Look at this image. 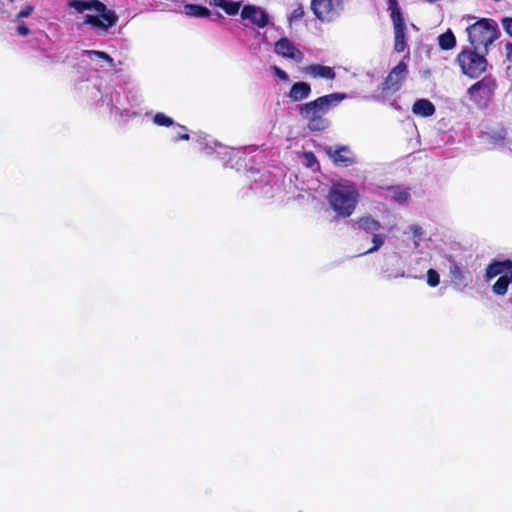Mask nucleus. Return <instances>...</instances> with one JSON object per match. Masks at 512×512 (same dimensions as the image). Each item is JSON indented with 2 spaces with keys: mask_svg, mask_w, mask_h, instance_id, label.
<instances>
[{
  "mask_svg": "<svg viewBox=\"0 0 512 512\" xmlns=\"http://www.w3.org/2000/svg\"><path fill=\"white\" fill-rule=\"evenodd\" d=\"M343 93H331L320 96L299 106V115L306 120L311 132H320L329 128L330 121L326 114L336 107L344 98Z\"/></svg>",
  "mask_w": 512,
  "mask_h": 512,
  "instance_id": "nucleus-1",
  "label": "nucleus"
},
{
  "mask_svg": "<svg viewBox=\"0 0 512 512\" xmlns=\"http://www.w3.org/2000/svg\"><path fill=\"white\" fill-rule=\"evenodd\" d=\"M471 47L489 53V47L500 36L498 24L493 19L481 18L466 28Z\"/></svg>",
  "mask_w": 512,
  "mask_h": 512,
  "instance_id": "nucleus-2",
  "label": "nucleus"
},
{
  "mask_svg": "<svg viewBox=\"0 0 512 512\" xmlns=\"http://www.w3.org/2000/svg\"><path fill=\"white\" fill-rule=\"evenodd\" d=\"M327 200L338 216L346 218L353 214L357 206L358 193L351 186L333 185L328 192Z\"/></svg>",
  "mask_w": 512,
  "mask_h": 512,
  "instance_id": "nucleus-3",
  "label": "nucleus"
},
{
  "mask_svg": "<svg viewBox=\"0 0 512 512\" xmlns=\"http://www.w3.org/2000/svg\"><path fill=\"white\" fill-rule=\"evenodd\" d=\"M487 55L483 50L473 47H464L456 56V63L461 73L471 79H476L486 72L488 68Z\"/></svg>",
  "mask_w": 512,
  "mask_h": 512,
  "instance_id": "nucleus-4",
  "label": "nucleus"
},
{
  "mask_svg": "<svg viewBox=\"0 0 512 512\" xmlns=\"http://www.w3.org/2000/svg\"><path fill=\"white\" fill-rule=\"evenodd\" d=\"M497 89V81L494 76L488 74L467 89V95L471 102L478 108L485 109L494 97Z\"/></svg>",
  "mask_w": 512,
  "mask_h": 512,
  "instance_id": "nucleus-5",
  "label": "nucleus"
},
{
  "mask_svg": "<svg viewBox=\"0 0 512 512\" xmlns=\"http://www.w3.org/2000/svg\"><path fill=\"white\" fill-rule=\"evenodd\" d=\"M394 29V49L403 52L406 45V24L398 0H387Z\"/></svg>",
  "mask_w": 512,
  "mask_h": 512,
  "instance_id": "nucleus-6",
  "label": "nucleus"
},
{
  "mask_svg": "<svg viewBox=\"0 0 512 512\" xmlns=\"http://www.w3.org/2000/svg\"><path fill=\"white\" fill-rule=\"evenodd\" d=\"M311 11L321 22H332L343 9L342 0H311Z\"/></svg>",
  "mask_w": 512,
  "mask_h": 512,
  "instance_id": "nucleus-7",
  "label": "nucleus"
},
{
  "mask_svg": "<svg viewBox=\"0 0 512 512\" xmlns=\"http://www.w3.org/2000/svg\"><path fill=\"white\" fill-rule=\"evenodd\" d=\"M98 15L86 14L84 16V25H90L97 33H105L109 28L116 25L118 16L115 11L107 9L105 6L104 11H97Z\"/></svg>",
  "mask_w": 512,
  "mask_h": 512,
  "instance_id": "nucleus-8",
  "label": "nucleus"
},
{
  "mask_svg": "<svg viewBox=\"0 0 512 512\" xmlns=\"http://www.w3.org/2000/svg\"><path fill=\"white\" fill-rule=\"evenodd\" d=\"M408 74L407 64L400 61L381 83L382 91L397 92Z\"/></svg>",
  "mask_w": 512,
  "mask_h": 512,
  "instance_id": "nucleus-9",
  "label": "nucleus"
},
{
  "mask_svg": "<svg viewBox=\"0 0 512 512\" xmlns=\"http://www.w3.org/2000/svg\"><path fill=\"white\" fill-rule=\"evenodd\" d=\"M323 150L336 166L348 167L356 162L350 147L347 145H341L336 148L325 146Z\"/></svg>",
  "mask_w": 512,
  "mask_h": 512,
  "instance_id": "nucleus-10",
  "label": "nucleus"
},
{
  "mask_svg": "<svg viewBox=\"0 0 512 512\" xmlns=\"http://www.w3.org/2000/svg\"><path fill=\"white\" fill-rule=\"evenodd\" d=\"M275 52L287 59H292L297 63H301L304 59V54L295 46V44L288 38H280L274 46Z\"/></svg>",
  "mask_w": 512,
  "mask_h": 512,
  "instance_id": "nucleus-11",
  "label": "nucleus"
},
{
  "mask_svg": "<svg viewBox=\"0 0 512 512\" xmlns=\"http://www.w3.org/2000/svg\"><path fill=\"white\" fill-rule=\"evenodd\" d=\"M241 18L250 20L252 24L259 28L266 27L269 21V16L264 10L250 4L243 6Z\"/></svg>",
  "mask_w": 512,
  "mask_h": 512,
  "instance_id": "nucleus-12",
  "label": "nucleus"
},
{
  "mask_svg": "<svg viewBox=\"0 0 512 512\" xmlns=\"http://www.w3.org/2000/svg\"><path fill=\"white\" fill-rule=\"evenodd\" d=\"M303 72L313 79L320 78L332 81L336 78V73L332 67L321 64L308 65L303 68Z\"/></svg>",
  "mask_w": 512,
  "mask_h": 512,
  "instance_id": "nucleus-13",
  "label": "nucleus"
},
{
  "mask_svg": "<svg viewBox=\"0 0 512 512\" xmlns=\"http://www.w3.org/2000/svg\"><path fill=\"white\" fill-rule=\"evenodd\" d=\"M512 269V260L505 259L502 261H493L487 265L485 269V278L490 280L496 276L505 274Z\"/></svg>",
  "mask_w": 512,
  "mask_h": 512,
  "instance_id": "nucleus-14",
  "label": "nucleus"
},
{
  "mask_svg": "<svg viewBox=\"0 0 512 512\" xmlns=\"http://www.w3.org/2000/svg\"><path fill=\"white\" fill-rule=\"evenodd\" d=\"M67 5L78 13H83L85 10H105V4L99 0H68Z\"/></svg>",
  "mask_w": 512,
  "mask_h": 512,
  "instance_id": "nucleus-15",
  "label": "nucleus"
},
{
  "mask_svg": "<svg viewBox=\"0 0 512 512\" xmlns=\"http://www.w3.org/2000/svg\"><path fill=\"white\" fill-rule=\"evenodd\" d=\"M311 94V86L309 83L299 81L294 83L288 93V97L293 102H300L307 99Z\"/></svg>",
  "mask_w": 512,
  "mask_h": 512,
  "instance_id": "nucleus-16",
  "label": "nucleus"
},
{
  "mask_svg": "<svg viewBox=\"0 0 512 512\" xmlns=\"http://www.w3.org/2000/svg\"><path fill=\"white\" fill-rule=\"evenodd\" d=\"M352 227L367 234H374L381 228V223L370 216H365L354 221Z\"/></svg>",
  "mask_w": 512,
  "mask_h": 512,
  "instance_id": "nucleus-17",
  "label": "nucleus"
},
{
  "mask_svg": "<svg viewBox=\"0 0 512 512\" xmlns=\"http://www.w3.org/2000/svg\"><path fill=\"white\" fill-rule=\"evenodd\" d=\"M435 111L434 104L428 99H419L412 106V112L421 117H430Z\"/></svg>",
  "mask_w": 512,
  "mask_h": 512,
  "instance_id": "nucleus-18",
  "label": "nucleus"
},
{
  "mask_svg": "<svg viewBox=\"0 0 512 512\" xmlns=\"http://www.w3.org/2000/svg\"><path fill=\"white\" fill-rule=\"evenodd\" d=\"M438 46L441 50L447 51L455 48L456 37L451 29L438 36Z\"/></svg>",
  "mask_w": 512,
  "mask_h": 512,
  "instance_id": "nucleus-19",
  "label": "nucleus"
},
{
  "mask_svg": "<svg viewBox=\"0 0 512 512\" xmlns=\"http://www.w3.org/2000/svg\"><path fill=\"white\" fill-rule=\"evenodd\" d=\"M213 4L225 11L226 14L233 16L238 14L241 1L213 0Z\"/></svg>",
  "mask_w": 512,
  "mask_h": 512,
  "instance_id": "nucleus-20",
  "label": "nucleus"
},
{
  "mask_svg": "<svg viewBox=\"0 0 512 512\" xmlns=\"http://www.w3.org/2000/svg\"><path fill=\"white\" fill-rule=\"evenodd\" d=\"M185 12L189 16L198 17V18H207L211 15V12L208 8L198 4H188L185 6Z\"/></svg>",
  "mask_w": 512,
  "mask_h": 512,
  "instance_id": "nucleus-21",
  "label": "nucleus"
},
{
  "mask_svg": "<svg viewBox=\"0 0 512 512\" xmlns=\"http://www.w3.org/2000/svg\"><path fill=\"white\" fill-rule=\"evenodd\" d=\"M510 279L507 276H500L492 286L495 295L503 296L507 293Z\"/></svg>",
  "mask_w": 512,
  "mask_h": 512,
  "instance_id": "nucleus-22",
  "label": "nucleus"
},
{
  "mask_svg": "<svg viewBox=\"0 0 512 512\" xmlns=\"http://www.w3.org/2000/svg\"><path fill=\"white\" fill-rule=\"evenodd\" d=\"M84 54H87L88 56L97 57L99 59H102L106 61L110 66H114V59L106 52L99 51V50H85Z\"/></svg>",
  "mask_w": 512,
  "mask_h": 512,
  "instance_id": "nucleus-23",
  "label": "nucleus"
},
{
  "mask_svg": "<svg viewBox=\"0 0 512 512\" xmlns=\"http://www.w3.org/2000/svg\"><path fill=\"white\" fill-rule=\"evenodd\" d=\"M371 235H372L373 246L371 248H369L365 252V254L373 253V252L379 250L383 246V244H384L385 235L378 234L377 232L374 233V234H371Z\"/></svg>",
  "mask_w": 512,
  "mask_h": 512,
  "instance_id": "nucleus-24",
  "label": "nucleus"
},
{
  "mask_svg": "<svg viewBox=\"0 0 512 512\" xmlns=\"http://www.w3.org/2000/svg\"><path fill=\"white\" fill-rule=\"evenodd\" d=\"M153 122L158 126L170 127L174 124L172 118L168 117L164 113H156L153 119Z\"/></svg>",
  "mask_w": 512,
  "mask_h": 512,
  "instance_id": "nucleus-25",
  "label": "nucleus"
},
{
  "mask_svg": "<svg viewBox=\"0 0 512 512\" xmlns=\"http://www.w3.org/2000/svg\"><path fill=\"white\" fill-rule=\"evenodd\" d=\"M393 198L399 204L406 203L408 201V199L410 198L409 189L408 188H406V189H400V188L394 189Z\"/></svg>",
  "mask_w": 512,
  "mask_h": 512,
  "instance_id": "nucleus-26",
  "label": "nucleus"
},
{
  "mask_svg": "<svg viewBox=\"0 0 512 512\" xmlns=\"http://www.w3.org/2000/svg\"><path fill=\"white\" fill-rule=\"evenodd\" d=\"M427 284L430 286V287H436L439 285L440 283V276L438 274V272L434 269H429L427 271Z\"/></svg>",
  "mask_w": 512,
  "mask_h": 512,
  "instance_id": "nucleus-27",
  "label": "nucleus"
},
{
  "mask_svg": "<svg viewBox=\"0 0 512 512\" xmlns=\"http://www.w3.org/2000/svg\"><path fill=\"white\" fill-rule=\"evenodd\" d=\"M305 15L304 8L301 4H299L290 14L288 20L289 23H294L302 19Z\"/></svg>",
  "mask_w": 512,
  "mask_h": 512,
  "instance_id": "nucleus-28",
  "label": "nucleus"
},
{
  "mask_svg": "<svg viewBox=\"0 0 512 512\" xmlns=\"http://www.w3.org/2000/svg\"><path fill=\"white\" fill-rule=\"evenodd\" d=\"M449 272H450L451 277L455 280H458L459 282H461L464 278V272H463L462 268L456 263L451 265Z\"/></svg>",
  "mask_w": 512,
  "mask_h": 512,
  "instance_id": "nucleus-29",
  "label": "nucleus"
},
{
  "mask_svg": "<svg viewBox=\"0 0 512 512\" xmlns=\"http://www.w3.org/2000/svg\"><path fill=\"white\" fill-rule=\"evenodd\" d=\"M504 31L512 37V17H505L501 21Z\"/></svg>",
  "mask_w": 512,
  "mask_h": 512,
  "instance_id": "nucleus-30",
  "label": "nucleus"
},
{
  "mask_svg": "<svg viewBox=\"0 0 512 512\" xmlns=\"http://www.w3.org/2000/svg\"><path fill=\"white\" fill-rule=\"evenodd\" d=\"M34 11V6L33 5H26L23 9H21L18 14H17V18H27L29 17Z\"/></svg>",
  "mask_w": 512,
  "mask_h": 512,
  "instance_id": "nucleus-31",
  "label": "nucleus"
},
{
  "mask_svg": "<svg viewBox=\"0 0 512 512\" xmlns=\"http://www.w3.org/2000/svg\"><path fill=\"white\" fill-rule=\"evenodd\" d=\"M17 33L21 36H27L30 34V29L29 27L24 23V22H20L18 25H17Z\"/></svg>",
  "mask_w": 512,
  "mask_h": 512,
  "instance_id": "nucleus-32",
  "label": "nucleus"
},
{
  "mask_svg": "<svg viewBox=\"0 0 512 512\" xmlns=\"http://www.w3.org/2000/svg\"><path fill=\"white\" fill-rule=\"evenodd\" d=\"M274 74L281 80L287 81L289 79L288 74L278 66L273 67Z\"/></svg>",
  "mask_w": 512,
  "mask_h": 512,
  "instance_id": "nucleus-33",
  "label": "nucleus"
},
{
  "mask_svg": "<svg viewBox=\"0 0 512 512\" xmlns=\"http://www.w3.org/2000/svg\"><path fill=\"white\" fill-rule=\"evenodd\" d=\"M304 155H305V158L307 160L308 167H312L316 163L315 155L311 151L305 152Z\"/></svg>",
  "mask_w": 512,
  "mask_h": 512,
  "instance_id": "nucleus-34",
  "label": "nucleus"
},
{
  "mask_svg": "<svg viewBox=\"0 0 512 512\" xmlns=\"http://www.w3.org/2000/svg\"><path fill=\"white\" fill-rule=\"evenodd\" d=\"M505 49H506V58L508 60H511L512 59V42L506 43Z\"/></svg>",
  "mask_w": 512,
  "mask_h": 512,
  "instance_id": "nucleus-35",
  "label": "nucleus"
},
{
  "mask_svg": "<svg viewBox=\"0 0 512 512\" xmlns=\"http://www.w3.org/2000/svg\"><path fill=\"white\" fill-rule=\"evenodd\" d=\"M190 139V136L188 133H178L177 136L175 137V141H178V140H189Z\"/></svg>",
  "mask_w": 512,
  "mask_h": 512,
  "instance_id": "nucleus-36",
  "label": "nucleus"
},
{
  "mask_svg": "<svg viewBox=\"0 0 512 512\" xmlns=\"http://www.w3.org/2000/svg\"><path fill=\"white\" fill-rule=\"evenodd\" d=\"M511 271V276H510V282H512V269L510 270Z\"/></svg>",
  "mask_w": 512,
  "mask_h": 512,
  "instance_id": "nucleus-37",
  "label": "nucleus"
}]
</instances>
